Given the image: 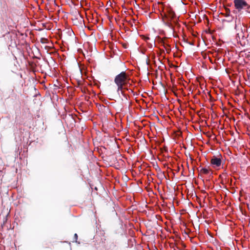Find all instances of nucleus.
I'll return each mask as SVG.
<instances>
[{
  "label": "nucleus",
  "instance_id": "f257e3e1",
  "mask_svg": "<svg viewBox=\"0 0 250 250\" xmlns=\"http://www.w3.org/2000/svg\"><path fill=\"white\" fill-rule=\"evenodd\" d=\"M163 16V21L167 26L174 31V27L171 21L176 19V16L171 8H167Z\"/></svg>",
  "mask_w": 250,
  "mask_h": 250
},
{
  "label": "nucleus",
  "instance_id": "f03ea898",
  "mask_svg": "<svg viewBox=\"0 0 250 250\" xmlns=\"http://www.w3.org/2000/svg\"><path fill=\"white\" fill-rule=\"evenodd\" d=\"M127 80V76L125 72H122L117 75L114 79V82L116 84H126Z\"/></svg>",
  "mask_w": 250,
  "mask_h": 250
},
{
  "label": "nucleus",
  "instance_id": "7ed1b4c3",
  "mask_svg": "<svg viewBox=\"0 0 250 250\" xmlns=\"http://www.w3.org/2000/svg\"><path fill=\"white\" fill-rule=\"evenodd\" d=\"M222 156L220 154L213 156L210 160V163L214 167H219L221 165Z\"/></svg>",
  "mask_w": 250,
  "mask_h": 250
},
{
  "label": "nucleus",
  "instance_id": "20e7f679",
  "mask_svg": "<svg viewBox=\"0 0 250 250\" xmlns=\"http://www.w3.org/2000/svg\"><path fill=\"white\" fill-rule=\"evenodd\" d=\"M235 8L239 11L248 6L247 2L245 0H234Z\"/></svg>",
  "mask_w": 250,
  "mask_h": 250
},
{
  "label": "nucleus",
  "instance_id": "39448f33",
  "mask_svg": "<svg viewBox=\"0 0 250 250\" xmlns=\"http://www.w3.org/2000/svg\"><path fill=\"white\" fill-rule=\"evenodd\" d=\"M116 85L118 86L117 91L118 94H120V92L124 91V89H127V88L125 87V84H119Z\"/></svg>",
  "mask_w": 250,
  "mask_h": 250
},
{
  "label": "nucleus",
  "instance_id": "423d86ee",
  "mask_svg": "<svg viewBox=\"0 0 250 250\" xmlns=\"http://www.w3.org/2000/svg\"><path fill=\"white\" fill-rule=\"evenodd\" d=\"M244 38L245 36L244 35V33L242 31H240L236 35V38L237 41H238V40H240L241 39H243Z\"/></svg>",
  "mask_w": 250,
  "mask_h": 250
},
{
  "label": "nucleus",
  "instance_id": "0eeeda50",
  "mask_svg": "<svg viewBox=\"0 0 250 250\" xmlns=\"http://www.w3.org/2000/svg\"><path fill=\"white\" fill-rule=\"evenodd\" d=\"M171 21H172V23L173 24V26L174 27V25L176 26L177 27H179L180 26V24L178 23V21H177V17L175 19H174ZM173 31L174 32V30Z\"/></svg>",
  "mask_w": 250,
  "mask_h": 250
},
{
  "label": "nucleus",
  "instance_id": "6e6552de",
  "mask_svg": "<svg viewBox=\"0 0 250 250\" xmlns=\"http://www.w3.org/2000/svg\"><path fill=\"white\" fill-rule=\"evenodd\" d=\"M200 172L201 173L207 174L209 173V170L206 168H202L200 169Z\"/></svg>",
  "mask_w": 250,
  "mask_h": 250
},
{
  "label": "nucleus",
  "instance_id": "1a4fd4ad",
  "mask_svg": "<svg viewBox=\"0 0 250 250\" xmlns=\"http://www.w3.org/2000/svg\"><path fill=\"white\" fill-rule=\"evenodd\" d=\"M164 47L165 48L167 53H169L171 51V48H170V47L169 45L168 44H164Z\"/></svg>",
  "mask_w": 250,
  "mask_h": 250
},
{
  "label": "nucleus",
  "instance_id": "9d476101",
  "mask_svg": "<svg viewBox=\"0 0 250 250\" xmlns=\"http://www.w3.org/2000/svg\"><path fill=\"white\" fill-rule=\"evenodd\" d=\"M5 55V52L2 50H0V59L3 58Z\"/></svg>",
  "mask_w": 250,
  "mask_h": 250
},
{
  "label": "nucleus",
  "instance_id": "9b49d317",
  "mask_svg": "<svg viewBox=\"0 0 250 250\" xmlns=\"http://www.w3.org/2000/svg\"><path fill=\"white\" fill-rule=\"evenodd\" d=\"M47 41V39L45 38H42L41 40V42L42 43H46V41Z\"/></svg>",
  "mask_w": 250,
  "mask_h": 250
},
{
  "label": "nucleus",
  "instance_id": "f8f14e48",
  "mask_svg": "<svg viewBox=\"0 0 250 250\" xmlns=\"http://www.w3.org/2000/svg\"><path fill=\"white\" fill-rule=\"evenodd\" d=\"M121 93L123 95V96L126 99H127V96L126 95L124 91H121Z\"/></svg>",
  "mask_w": 250,
  "mask_h": 250
},
{
  "label": "nucleus",
  "instance_id": "ddd939ff",
  "mask_svg": "<svg viewBox=\"0 0 250 250\" xmlns=\"http://www.w3.org/2000/svg\"><path fill=\"white\" fill-rule=\"evenodd\" d=\"M74 238H75V241L76 242V241H77V239H78V235H77V234L75 233V234H74Z\"/></svg>",
  "mask_w": 250,
  "mask_h": 250
},
{
  "label": "nucleus",
  "instance_id": "4468645a",
  "mask_svg": "<svg viewBox=\"0 0 250 250\" xmlns=\"http://www.w3.org/2000/svg\"><path fill=\"white\" fill-rule=\"evenodd\" d=\"M78 16H79V17H80V21H82V18L81 17V15H80L79 14H78Z\"/></svg>",
  "mask_w": 250,
  "mask_h": 250
},
{
  "label": "nucleus",
  "instance_id": "2eb2a0df",
  "mask_svg": "<svg viewBox=\"0 0 250 250\" xmlns=\"http://www.w3.org/2000/svg\"><path fill=\"white\" fill-rule=\"evenodd\" d=\"M248 8H250V6H249V7H248Z\"/></svg>",
  "mask_w": 250,
  "mask_h": 250
}]
</instances>
